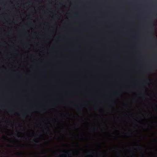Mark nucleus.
Segmentation results:
<instances>
[{"label":"nucleus","instance_id":"nucleus-1","mask_svg":"<svg viewBox=\"0 0 157 157\" xmlns=\"http://www.w3.org/2000/svg\"><path fill=\"white\" fill-rule=\"evenodd\" d=\"M149 80V79H148V78L147 79H145L144 80V82H147Z\"/></svg>","mask_w":157,"mask_h":157},{"label":"nucleus","instance_id":"nucleus-14","mask_svg":"<svg viewBox=\"0 0 157 157\" xmlns=\"http://www.w3.org/2000/svg\"><path fill=\"white\" fill-rule=\"evenodd\" d=\"M8 146H11V145H8Z\"/></svg>","mask_w":157,"mask_h":157},{"label":"nucleus","instance_id":"nucleus-3","mask_svg":"<svg viewBox=\"0 0 157 157\" xmlns=\"http://www.w3.org/2000/svg\"><path fill=\"white\" fill-rule=\"evenodd\" d=\"M26 117V115L25 113H23L22 114V117L23 118H25Z\"/></svg>","mask_w":157,"mask_h":157},{"label":"nucleus","instance_id":"nucleus-2","mask_svg":"<svg viewBox=\"0 0 157 157\" xmlns=\"http://www.w3.org/2000/svg\"><path fill=\"white\" fill-rule=\"evenodd\" d=\"M140 94L141 95L143 96H144V95H145V94L144 93L142 92L140 93Z\"/></svg>","mask_w":157,"mask_h":157},{"label":"nucleus","instance_id":"nucleus-6","mask_svg":"<svg viewBox=\"0 0 157 157\" xmlns=\"http://www.w3.org/2000/svg\"><path fill=\"white\" fill-rule=\"evenodd\" d=\"M19 155H22V153L21 152H20L18 153Z\"/></svg>","mask_w":157,"mask_h":157},{"label":"nucleus","instance_id":"nucleus-12","mask_svg":"<svg viewBox=\"0 0 157 157\" xmlns=\"http://www.w3.org/2000/svg\"><path fill=\"white\" fill-rule=\"evenodd\" d=\"M78 109H79V110H80V109H81V108H80V107H79V108H78Z\"/></svg>","mask_w":157,"mask_h":157},{"label":"nucleus","instance_id":"nucleus-9","mask_svg":"<svg viewBox=\"0 0 157 157\" xmlns=\"http://www.w3.org/2000/svg\"><path fill=\"white\" fill-rule=\"evenodd\" d=\"M17 136L18 137H20V136L18 135V134H17Z\"/></svg>","mask_w":157,"mask_h":157},{"label":"nucleus","instance_id":"nucleus-10","mask_svg":"<svg viewBox=\"0 0 157 157\" xmlns=\"http://www.w3.org/2000/svg\"><path fill=\"white\" fill-rule=\"evenodd\" d=\"M138 148L140 149V148H141V147H138Z\"/></svg>","mask_w":157,"mask_h":157},{"label":"nucleus","instance_id":"nucleus-15","mask_svg":"<svg viewBox=\"0 0 157 157\" xmlns=\"http://www.w3.org/2000/svg\"><path fill=\"white\" fill-rule=\"evenodd\" d=\"M5 138L4 137H2V138H3V139H4V138Z\"/></svg>","mask_w":157,"mask_h":157},{"label":"nucleus","instance_id":"nucleus-5","mask_svg":"<svg viewBox=\"0 0 157 157\" xmlns=\"http://www.w3.org/2000/svg\"><path fill=\"white\" fill-rule=\"evenodd\" d=\"M87 153L88 154H90L92 153V151H88L87 152Z\"/></svg>","mask_w":157,"mask_h":157},{"label":"nucleus","instance_id":"nucleus-4","mask_svg":"<svg viewBox=\"0 0 157 157\" xmlns=\"http://www.w3.org/2000/svg\"><path fill=\"white\" fill-rule=\"evenodd\" d=\"M66 154H62L60 155V156H66Z\"/></svg>","mask_w":157,"mask_h":157},{"label":"nucleus","instance_id":"nucleus-13","mask_svg":"<svg viewBox=\"0 0 157 157\" xmlns=\"http://www.w3.org/2000/svg\"><path fill=\"white\" fill-rule=\"evenodd\" d=\"M46 108V107H45V106H44V107H43V108Z\"/></svg>","mask_w":157,"mask_h":157},{"label":"nucleus","instance_id":"nucleus-16","mask_svg":"<svg viewBox=\"0 0 157 157\" xmlns=\"http://www.w3.org/2000/svg\"><path fill=\"white\" fill-rule=\"evenodd\" d=\"M154 40H155V38H154Z\"/></svg>","mask_w":157,"mask_h":157},{"label":"nucleus","instance_id":"nucleus-11","mask_svg":"<svg viewBox=\"0 0 157 157\" xmlns=\"http://www.w3.org/2000/svg\"><path fill=\"white\" fill-rule=\"evenodd\" d=\"M117 151H121V150H119V149H117Z\"/></svg>","mask_w":157,"mask_h":157},{"label":"nucleus","instance_id":"nucleus-8","mask_svg":"<svg viewBox=\"0 0 157 157\" xmlns=\"http://www.w3.org/2000/svg\"><path fill=\"white\" fill-rule=\"evenodd\" d=\"M48 133L49 134H50L51 133V132L50 131H49L48 132Z\"/></svg>","mask_w":157,"mask_h":157},{"label":"nucleus","instance_id":"nucleus-7","mask_svg":"<svg viewBox=\"0 0 157 157\" xmlns=\"http://www.w3.org/2000/svg\"><path fill=\"white\" fill-rule=\"evenodd\" d=\"M10 112L11 113H13V111H12V110H10Z\"/></svg>","mask_w":157,"mask_h":157}]
</instances>
